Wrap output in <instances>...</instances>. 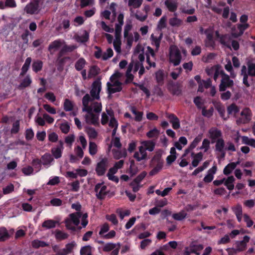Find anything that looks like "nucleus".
<instances>
[{"instance_id":"obj_1","label":"nucleus","mask_w":255,"mask_h":255,"mask_svg":"<svg viewBox=\"0 0 255 255\" xmlns=\"http://www.w3.org/2000/svg\"><path fill=\"white\" fill-rule=\"evenodd\" d=\"M82 213L77 212L69 215V217L65 220V224L67 229L71 230L75 229V227L72 225L78 226L80 223V219L81 217Z\"/></svg>"},{"instance_id":"obj_2","label":"nucleus","mask_w":255,"mask_h":255,"mask_svg":"<svg viewBox=\"0 0 255 255\" xmlns=\"http://www.w3.org/2000/svg\"><path fill=\"white\" fill-rule=\"evenodd\" d=\"M220 74L222 76V79L219 86V89L220 92H225L227 88H231L234 86V81L223 71L221 72Z\"/></svg>"},{"instance_id":"obj_3","label":"nucleus","mask_w":255,"mask_h":255,"mask_svg":"<svg viewBox=\"0 0 255 255\" xmlns=\"http://www.w3.org/2000/svg\"><path fill=\"white\" fill-rule=\"evenodd\" d=\"M109 160L107 157L102 158L97 163L95 171L98 176L104 175L108 167Z\"/></svg>"},{"instance_id":"obj_4","label":"nucleus","mask_w":255,"mask_h":255,"mask_svg":"<svg viewBox=\"0 0 255 255\" xmlns=\"http://www.w3.org/2000/svg\"><path fill=\"white\" fill-rule=\"evenodd\" d=\"M208 133L209 134V137L211 140V143H214L218 139L222 138L221 130L217 128H211L209 130Z\"/></svg>"},{"instance_id":"obj_5","label":"nucleus","mask_w":255,"mask_h":255,"mask_svg":"<svg viewBox=\"0 0 255 255\" xmlns=\"http://www.w3.org/2000/svg\"><path fill=\"white\" fill-rule=\"evenodd\" d=\"M101 90V83L98 81H94L92 84V89L90 91V94L93 99H99Z\"/></svg>"},{"instance_id":"obj_6","label":"nucleus","mask_w":255,"mask_h":255,"mask_svg":"<svg viewBox=\"0 0 255 255\" xmlns=\"http://www.w3.org/2000/svg\"><path fill=\"white\" fill-rule=\"evenodd\" d=\"M167 89L172 95L180 96L182 91L179 85L171 81L167 85Z\"/></svg>"},{"instance_id":"obj_7","label":"nucleus","mask_w":255,"mask_h":255,"mask_svg":"<svg viewBox=\"0 0 255 255\" xmlns=\"http://www.w3.org/2000/svg\"><path fill=\"white\" fill-rule=\"evenodd\" d=\"M63 144V141L60 140L58 141V144L57 146L51 149L52 154L55 158L58 159L62 156V151L64 148Z\"/></svg>"},{"instance_id":"obj_8","label":"nucleus","mask_w":255,"mask_h":255,"mask_svg":"<svg viewBox=\"0 0 255 255\" xmlns=\"http://www.w3.org/2000/svg\"><path fill=\"white\" fill-rule=\"evenodd\" d=\"M107 187L106 186H102V184L98 183L95 185V191L96 193L97 197L100 199H104L107 195Z\"/></svg>"},{"instance_id":"obj_9","label":"nucleus","mask_w":255,"mask_h":255,"mask_svg":"<svg viewBox=\"0 0 255 255\" xmlns=\"http://www.w3.org/2000/svg\"><path fill=\"white\" fill-rule=\"evenodd\" d=\"M38 8L39 2L38 1H35L27 4L25 7L24 10L28 14H33L38 12Z\"/></svg>"},{"instance_id":"obj_10","label":"nucleus","mask_w":255,"mask_h":255,"mask_svg":"<svg viewBox=\"0 0 255 255\" xmlns=\"http://www.w3.org/2000/svg\"><path fill=\"white\" fill-rule=\"evenodd\" d=\"M181 58V53L178 49L176 50L174 52H171L170 53V62L175 66L179 65Z\"/></svg>"},{"instance_id":"obj_11","label":"nucleus","mask_w":255,"mask_h":255,"mask_svg":"<svg viewBox=\"0 0 255 255\" xmlns=\"http://www.w3.org/2000/svg\"><path fill=\"white\" fill-rule=\"evenodd\" d=\"M250 238L248 236H245L243 240L241 241H236L235 243L236 248L239 252L244 251L247 247V244L249 242Z\"/></svg>"},{"instance_id":"obj_12","label":"nucleus","mask_w":255,"mask_h":255,"mask_svg":"<svg viewBox=\"0 0 255 255\" xmlns=\"http://www.w3.org/2000/svg\"><path fill=\"white\" fill-rule=\"evenodd\" d=\"M76 244L75 242L67 244L64 249H60L58 255H68L72 253Z\"/></svg>"},{"instance_id":"obj_13","label":"nucleus","mask_w":255,"mask_h":255,"mask_svg":"<svg viewBox=\"0 0 255 255\" xmlns=\"http://www.w3.org/2000/svg\"><path fill=\"white\" fill-rule=\"evenodd\" d=\"M86 123L93 125H99V114H94L93 113L85 116Z\"/></svg>"},{"instance_id":"obj_14","label":"nucleus","mask_w":255,"mask_h":255,"mask_svg":"<svg viewBox=\"0 0 255 255\" xmlns=\"http://www.w3.org/2000/svg\"><path fill=\"white\" fill-rule=\"evenodd\" d=\"M203 154L201 152H199L196 154L194 152L191 153V156L193 158L192 161V165L194 167H197L199 162L202 160Z\"/></svg>"},{"instance_id":"obj_15","label":"nucleus","mask_w":255,"mask_h":255,"mask_svg":"<svg viewBox=\"0 0 255 255\" xmlns=\"http://www.w3.org/2000/svg\"><path fill=\"white\" fill-rule=\"evenodd\" d=\"M240 164V161L236 162H231L228 164L224 168L223 170V173L226 175H228L231 174L233 170L235 169L237 165Z\"/></svg>"},{"instance_id":"obj_16","label":"nucleus","mask_w":255,"mask_h":255,"mask_svg":"<svg viewBox=\"0 0 255 255\" xmlns=\"http://www.w3.org/2000/svg\"><path fill=\"white\" fill-rule=\"evenodd\" d=\"M163 153V150L159 149L156 151L154 155L152 157L151 162L152 163H164L163 160L161 158Z\"/></svg>"},{"instance_id":"obj_17","label":"nucleus","mask_w":255,"mask_h":255,"mask_svg":"<svg viewBox=\"0 0 255 255\" xmlns=\"http://www.w3.org/2000/svg\"><path fill=\"white\" fill-rule=\"evenodd\" d=\"M65 42L63 40L57 39L52 42L48 46V51H51L53 49H58Z\"/></svg>"},{"instance_id":"obj_18","label":"nucleus","mask_w":255,"mask_h":255,"mask_svg":"<svg viewBox=\"0 0 255 255\" xmlns=\"http://www.w3.org/2000/svg\"><path fill=\"white\" fill-rule=\"evenodd\" d=\"M162 37H163V33L162 32H161L160 33V35L158 37L155 36L153 34H152L151 35L150 38H151V44H152V45L155 46L156 49L157 50H158V49L160 47V44L161 40L162 38Z\"/></svg>"},{"instance_id":"obj_19","label":"nucleus","mask_w":255,"mask_h":255,"mask_svg":"<svg viewBox=\"0 0 255 255\" xmlns=\"http://www.w3.org/2000/svg\"><path fill=\"white\" fill-rule=\"evenodd\" d=\"M231 40V36L227 34H222L219 40L220 43L229 49H231L230 45V41Z\"/></svg>"},{"instance_id":"obj_20","label":"nucleus","mask_w":255,"mask_h":255,"mask_svg":"<svg viewBox=\"0 0 255 255\" xmlns=\"http://www.w3.org/2000/svg\"><path fill=\"white\" fill-rule=\"evenodd\" d=\"M31 62V57H27L21 69V72L20 73V76H23L25 75L27 71L28 70L29 68V66L30 65V63Z\"/></svg>"},{"instance_id":"obj_21","label":"nucleus","mask_w":255,"mask_h":255,"mask_svg":"<svg viewBox=\"0 0 255 255\" xmlns=\"http://www.w3.org/2000/svg\"><path fill=\"white\" fill-rule=\"evenodd\" d=\"M32 83V79L30 75L28 74L22 80L21 82L19 85V88L20 89H24L29 87Z\"/></svg>"},{"instance_id":"obj_22","label":"nucleus","mask_w":255,"mask_h":255,"mask_svg":"<svg viewBox=\"0 0 255 255\" xmlns=\"http://www.w3.org/2000/svg\"><path fill=\"white\" fill-rule=\"evenodd\" d=\"M142 146L149 151H152L154 150L155 143L152 140H144L141 142Z\"/></svg>"},{"instance_id":"obj_23","label":"nucleus","mask_w":255,"mask_h":255,"mask_svg":"<svg viewBox=\"0 0 255 255\" xmlns=\"http://www.w3.org/2000/svg\"><path fill=\"white\" fill-rule=\"evenodd\" d=\"M43 62L40 60H34L32 64V70L35 73H38L40 71L43 67Z\"/></svg>"},{"instance_id":"obj_24","label":"nucleus","mask_w":255,"mask_h":255,"mask_svg":"<svg viewBox=\"0 0 255 255\" xmlns=\"http://www.w3.org/2000/svg\"><path fill=\"white\" fill-rule=\"evenodd\" d=\"M76 40L77 41L81 43H85L89 39V33L86 31H83V34L81 35H77L76 36Z\"/></svg>"},{"instance_id":"obj_25","label":"nucleus","mask_w":255,"mask_h":255,"mask_svg":"<svg viewBox=\"0 0 255 255\" xmlns=\"http://www.w3.org/2000/svg\"><path fill=\"white\" fill-rule=\"evenodd\" d=\"M215 151L218 152V151H222L223 150L226 149L225 148V142L224 140L222 138L218 139L215 141Z\"/></svg>"},{"instance_id":"obj_26","label":"nucleus","mask_w":255,"mask_h":255,"mask_svg":"<svg viewBox=\"0 0 255 255\" xmlns=\"http://www.w3.org/2000/svg\"><path fill=\"white\" fill-rule=\"evenodd\" d=\"M235 180L233 176H230L225 180L224 185L227 187V189L229 190H232L234 188V182Z\"/></svg>"},{"instance_id":"obj_27","label":"nucleus","mask_w":255,"mask_h":255,"mask_svg":"<svg viewBox=\"0 0 255 255\" xmlns=\"http://www.w3.org/2000/svg\"><path fill=\"white\" fill-rule=\"evenodd\" d=\"M48 244L39 240H34L31 242V246L34 249H38L39 248H43L48 246Z\"/></svg>"},{"instance_id":"obj_28","label":"nucleus","mask_w":255,"mask_h":255,"mask_svg":"<svg viewBox=\"0 0 255 255\" xmlns=\"http://www.w3.org/2000/svg\"><path fill=\"white\" fill-rule=\"evenodd\" d=\"M41 159L44 165H49L53 160L52 155L48 153H46L42 156Z\"/></svg>"},{"instance_id":"obj_29","label":"nucleus","mask_w":255,"mask_h":255,"mask_svg":"<svg viewBox=\"0 0 255 255\" xmlns=\"http://www.w3.org/2000/svg\"><path fill=\"white\" fill-rule=\"evenodd\" d=\"M213 104L215 105V108L216 110L218 111V113H219L220 116L224 119V120H226L224 118L225 114V108L221 106V103H216V102H213Z\"/></svg>"},{"instance_id":"obj_30","label":"nucleus","mask_w":255,"mask_h":255,"mask_svg":"<svg viewBox=\"0 0 255 255\" xmlns=\"http://www.w3.org/2000/svg\"><path fill=\"white\" fill-rule=\"evenodd\" d=\"M187 216V213L184 210L177 213H174L172 215V218L176 221H182Z\"/></svg>"},{"instance_id":"obj_31","label":"nucleus","mask_w":255,"mask_h":255,"mask_svg":"<svg viewBox=\"0 0 255 255\" xmlns=\"http://www.w3.org/2000/svg\"><path fill=\"white\" fill-rule=\"evenodd\" d=\"M74 108L73 103L68 99H65L63 104V108L66 112L73 110Z\"/></svg>"},{"instance_id":"obj_32","label":"nucleus","mask_w":255,"mask_h":255,"mask_svg":"<svg viewBox=\"0 0 255 255\" xmlns=\"http://www.w3.org/2000/svg\"><path fill=\"white\" fill-rule=\"evenodd\" d=\"M165 5L171 12H175L177 9V4L175 2H171L169 0L165 1Z\"/></svg>"},{"instance_id":"obj_33","label":"nucleus","mask_w":255,"mask_h":255,"mask_svg":"<svg viewBox=\"0 0 255 255\" xmlns=\"http://www.w3.org/2000/svg\"><path fill=\"white\" fill-rule=\"evenodd\" d=\"M69 235L67 233L60 230H56L55 233V237L56 240L62 241L68 238Z\"/></svg>"},{"instance_id":"obj_34","label":"nucleus","mask_w":255,"mask_h":255,"mask_svg":"<svg viewBox=\"0 0 255 255\" xmlns=\"http://www.w3.org/2000/svg\"><path fill=\"white\" fill-rule=\"evenodd\" d=\"M69 57H64L61 58H57V69L59 71H62L63 69L64 64L67 60L69 59Z\"/></svg>"},{"instance_id":"obj_35","label":"nucleus","mask_w":255,"mask_h":255,"mask_svg":"<svg viewBox=\"0 0 255 255\" xmlns=\"http://www.w3.org/2000/svg\"><path fill=\"white\" fill-rule=\"evenodd\" d=\"M58 223V222L52 220H48L45 221L42 225V226L44 228H45L47 229H51L55 228L56 227V224Z\"/></svg>"},{"instance_id":"obj_36","label":"nucleus","mask_w":255,"mask_h":255,"mask_svg":"<svg viewBox=\"0 0 255 255\" xmlns=\"http://www.w3.org/2000/svg\"><path fill=\"white\" fill-rule=\"evenodd\" d=\"M86 60L83 58H79L75 64V69L78 71H81L86 64Z\"/></svg>"},{"instance_id":"obj_37","label":"nucleus","mask_w":255,"mask_h":255,"mask_svg":"<svg viewBox=\"0 0 255 255\" xmlns=\"http://www.w3.org/2000/svg\"><path fill=\"white\" fill-rule=\"evenodd\" d=\"M131 112L135 116L134 120L136 122H140L142 119L143 112H138L134 107H131Z\"/></svg>"},{"instance_id":"obj_38","label":"nucleus","mask_w":255,"mask_h":255,"mask_svg":"<svg viewBox=\"0 0 255 255\" xmlns=\"http://www.w3.org/2000/svg\"><path fill=\"white\" fill-rule=\"evenodd\" d=\"M248 66V74H250V76L255 77V63L251 61L247 62Z\"/></svg>"},{"instance_id":"obj_39","label":"nucleus","mask_w":255,"mask_h":255,"mask_svg":"<svg viewBox=\"0 0 255 255\" xmlns=\"http://www.w3.org/2000/svg\"><path fill=\"white\" fill-rule=\"evenodd\" d=\"M107 85L108 87V93L109 94H112L117 92H119L122 90V87H116L115 88H113V85L110 82H108L107 83Z\"/></svg>"},{"instance_id":"obj_40","label":"nucleus","mask_w":255,"mask_h":255,"mask_svg":"<svg viewBox=\"0 0 255 255\" xmlns=\"http://www.w3.org/2000/svg\"><path fill=\"white\" fill-rule=\"evenodd\" d=\"M169 23L172 26L179 27L182 24V21L181 19L174 17L169 19Z\"/></svg>"},{"instance_id":"obj_41","label":"nucleus","mask_w":255,"mask_h":255,"mask_svg":"<svg viewBox=\"0 0 255 255\" xmlns=\"http://www.w3.org/2000/svg\"><path fill=\"white\" fill-rule=\"evenodd\" d=\"M239 107L235 104H232L227 108V112L229 115H231L233 113L236 114L239 113Z\"/></svg>"},{"instance_id":"obj_42","label":"nucleus","mask_w":255,"mask_h":255,"mask_svg":"<svg viewBox=\"0 0 255 255\" xmlns=\"http://www.w3.org/2000/svg\"><path fill=\"white\" fill-rule=\"evenodd\" d=\"M130 166L128 168V172L131 175H135L137 172V167L135 165L134 160L131 159L129 160Z\"/></svg>"},{"instance_id":"obj_43","label":"nucleus","mask_w":255,"mask_h":255,"mask_svg":"<svg viewBox=\"0 0 255 255\" xmlns=\"http://www.w3.org/2000/svg\"><path fill=\"white\" fill-rule=\"evenodd\" d=\"M242 141L243 143L255 148V139L253 138H250L246 136H244L242 137Z\"/></svg>"},{"instance_id":"obj_44","label":"nucleus","mask_w":255,"mask_h":255,"mask_svg":"<svg viewBox=\"0 0 255 255\" xmlns=\"http://www.w3.org/2000/svg\"><path fill=\"white\" fill-rule=\"evenodd\" d=\"M214 112V108L211 107L208 110H206L205 107H203L202 110V115L207 118H210L213 116Z\"/></svg>"},{"instance_id":"obj_45","label":"nucleus","mask_w":255,"mask_h":255,"mask_svg":"<svg viewBox=\"0 0 255 255\" xmlns=\"http://www.w3.org/2000/svg\"><path fill=\"white\" fill-rule=\"evenodd\" d=\"M80 254V255H90L92 254V247L89 245L82 247Z\"/></svg>"},{"instance_id":"obj_46","label":"nucleus","mask_w":255,"mask_h":255,"mask_svg":"<svg viewBox=\"0 0 255 255\" xmlns=\"http://www.w3.org/2000/svg\"><path fill=\"white\" fill-rule=\"evenodd\" d=\"M20 129V122L19 120L15 121L13 124L10 130L11 134H16L18 132Z\"/></svg>"},{"instance_id":"obj_47","label":"nucleus","mask_w":255,"mask_h":255,"mask_svg":"<svg viewBox=\"0 0 255 255\" xmlns=\"http://www.w3.org/2000/svg\"><path fill=\"white\" fill-rule=\"evenodd\" d=\"M9 237V235L8 234L7 231L6 229L4 228H0V240L1 241H3L8 239Z\"/></svg>"},{"instance_id":"obj_48","label":"nucleus","mask_w":255,"mask_h":255,"mask_svg":"<svg viewBox=\"0 0 255 255\" xmlns=\"http://www.w3.org/2000/svg\"><path fill=\"white\" fill-rule=\"evenodd\" d=\"M117 245V244L112 243H107L103 247V251L105 252H110L116 248Z\"/></svg>"},{"instance_id":"obj_49","label":"nucleus","mask_w":255,"mask_h":255,"mask_svg":"<svg viewBox=\"0 0 255 255\" xmlns=\"http://www.w3.org/2000/svg\"><path fill=\"white\" fill-rule=\"evenodd\" d=\"M147 173L145 171H143L140 173L132 182L133 184H139L140 182L144 178Z\"/></svg>"},{"instance_id":"obj_50","label":"nucleus","mask_w":255,"mask_h":255,"mask_svg":"<svg viewBox=\"0 0 255 255\" xmlns=\"http://www.w3.org/2000/svg\"><path fill=\"white\" fill-rule=\"evenodd\" d=\"M164 74L163 70H159L155 73V78L157 83H160L163 81Z\"/></svg>"},{"instance_id":"obj_51","label":"nucleus","mask_w":255,"mask_h":255,"mask_svg":"<svg viewBox=\"0 0 255 255\" xmlns=\"http://www.w3.org/2000/svg\"><path fill=\"white\" fill-rule=\"evenodd\" d=\"M113 152L114 153V157L117 156V153H119L120 154V155H118L117 157V159H120L122 157H125L127 155V150L126 148H124L120 151L113 150Z\"/></svg>"},{"instance_id":"obj_52","label":"nucleus","mask_w":255,"mask_h":255,"mask_svg":"<svg viewBox=\"0 0 255 255\" xmlns=\"http://www.w3.org/2000/svg\"><path fill=\"white\" fill-rule=\"evenodd\" d=\"M89 153L91 155H94L97 152V146L95 142H90L89 143Z\"/></svg>"},{"instance_id":"obj_53","label":"nucleus","mask_w":255,"mask_h":255,"mask_svg":"<svg viewBox=\"0 0 255 255\" xmlns=\"http://www.w3.org/2000/svg\"><path fill=\"white\" fill-rule=\"evenodd\" d=\"M114 52L112 48H109L107 51L104 52L102 55V59L106 60L113 56Z\"/></svg>"},{"instance_id":"obj_54","label":"nucleus","mask_w":255,"mask_h":255,"mask_svg":"<svg viewBox=\"0 0 255 255\" xmlns=\"http://www.w3.org/2000/svg\"><path fill=\"white\" fill-rule=\"evenodd\" d=\"M106 219L111 222L113 225H117L118 224V220L116 215L113 214L111 215H107Z\"/></svg>"},{"instance_id":"obj_55","label":"nucleus","mask_w":255,"mask_h":255,"mask_svg":"<svg viewBox=\"0 0 255 255\" xmlns=\"http://www.w3.org/2000/svg\"><path fill=\"white\" fill-rule=\"evenodd\" d=\"M171 190V187L166 188L163 191H161L159 189H157L155 190V193L158 195H160L162 197H164L167 195Z\"/></svg>"},{"instance_id":"obj_56","label":"nucleus","mask_w":255,"mask_h":255,"mask_svg":"<svg viewBox=\"0 0 255 255\" xmlns=\"http://www.w3.org/2000/svg\"><path fill=\"white\" fill-rule=\"evenodd\" d=\"M233 212L235 214L239 222H241L242 219V208H233Z\"/></svg>"},{"instance_id":"obj_57","label":"nucleus","mask_w":255,"mask_h":255,"mask_svg":"<svg viewBox=\"0 0 255 255\" xmlns=\"http://www.w3.org/2000/svg\"><path fill=\"white\" fill-rule=\"evenodd\" d=\"M201 135H198L197 137H196L189 145L190 149H193L194 148H195L198 145V144L201 141Z\"/></svg>"},{"instance_id":"obj_58","label":"nucleus","mask_w":255,"mask_h":255,"mask_svg":"<svg viewBox=\"0 0 255 255\" xmlns=\"http://www.w3.org/2000/svg\"><path fill=\"white\" fill-rule=\"evenodd\" d=\"M93 108V111L98 114H99L102 109V106L101 103H98L97 102H95L93 104V106L92 107Z\"/></svg>"},{"instance_id":"obj_59","label":"nucleus","mask_w":255,"mask_h":255,"mask_svg":"<svg viewBox=\"0 0 255 255\" xmlns=\"http://www.w3.org/2000/svg\"><path fill=\"white\" fill-rule=\"evenodd\" d=\"M159 134V131L156 128H154L153 129L150 130L146 133V136L148 138H152L155 136H157Z\"/></svg>"},{"instance_id":"obj_60","label":"nucleus","mask_w":255,"mask_h":255,"mask_svg":"<svg viewBox=\"0 0 255 255\" xmlns=\"http://www.w3.org/2000/svg\"><path fill=\"white\" fill-rule=\"evenodd\" d=\"M249 24L247 23H244L243 24H239L238 25V28L239 30V35H242L245 30L249 27Z\"/></svg>"},{"instance_id":"obj_61","label":"nucleus","mask_w":255,"mask_h":255,"mask_svg":"<svg viewBox=\"0 0 255 255\" xmlns=\"http://www.w3.org/2000/svg\"><path fill=\"white\" fill-rule=\"evenodd\" d=\"M87 134L90 138H95L98 135V133L93 128H89L87 129Z\"/></svg>"},{"instance_id":"obj_62","label":"nucleus","mask_w":255,"mask_h":255,"mask_svg":"<svg viewBox=\"0 0 255 255\" xmlns=\"http://www.w3.org/2000/svg\"><path fill=\"white\" fill-rule=\"evenodd\" d=\"M109 229L110 227L108 224L106 223L101 226L99 234L102 237L106 233L109 231Z\"/></svg>"},{"instance_id":"obj_63","label":"nucleus","mask_w":255,"mask_h":255,"mask_svg":"<svg viewBox=\"0 0 255 255\" xmlns=\"http://www.w3.org/2000/svg\"><path fill=\"white\" fill-rule=\"evenodd\" d=\"M60 129L63 133L66 134L69 131L70 126L67 122L62 123L60 125Z\"/></svg>"},{"instance_id":"obj_64","label":"nucleus","mask_w":255,"mask_h":255,"mask_svg":"<svg viewBox=\"0 0 255 255\" xmlns=\"http://www.w3.org/2000/svg\"><path fill=\"white\" fill-rule=\"evenodd\" d=\"M48 140L52 142H56L58 141V135L55 132H52L48 135Z\"/></svg>"}]
</instances>
